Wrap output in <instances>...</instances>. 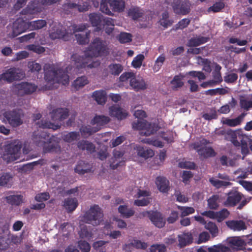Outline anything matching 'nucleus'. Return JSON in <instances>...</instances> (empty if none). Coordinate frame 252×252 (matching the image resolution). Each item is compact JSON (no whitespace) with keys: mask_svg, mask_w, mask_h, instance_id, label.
<instances>
[{"mask_svg":"<svg viewBox=\"0 0 252 252\" xmlns=\"http://www.w3.org/2000/svg\"><path fill=\"white\" fill-rule=\"evenodd\" d=\"M118 211L123 217L128 218L134 214V211L132 209L127 208L125 205H120L118 208Z\"/></svg>","mask_w":252,"mask_h":252,"instance_id":"obj_39","label":"nucleus"},{"mask_svg":"<svg viewBox=\"0 0 252 252\" xmlns=\"http://www.w3.org/2000/svg\"><path fill=\"white\" fill-rule=\"evenodd\" d=\"M240 106L242 108L248 110L252 107V100H250L249 98L243 97L240 100Z\"/></svg>","mask_w":252,"mask_h":252,"instance_id":"obj_61","label":"nucleus"},{"mask_svg":"<svg viewBox=\"0 0 252 252\" xmlns=\"http://www.w3.org/2000/svg\"><path fill=\"white\" fill-rule=\"evenodd\" d=\"M46 22L43 20H39L33 22H28L29 30H38L43 28L46 25Z\"/></svg>","mask_w":252,"mask_h":252,"instance_id":"obj_38","label":"nucleus"},{"mask_svg":"<svg viewBox=\"0 0 252 252\" xmlns=\"http://www.w3.org/2000/svg\"><path fill=\"white\" fill-rule=\"evenodd\" d=\"M102 217L103 213L101 209L95 205L91 208L88 214L84 218V220L86 223L97 225L101 224Z\"/></svg>","mask_w":252,"mask_h":252,"instance_id":"obj_6","label":"nucleus"},{"mask_svg":"<svg viewBox=\"0 0 252 252\" xmlns=\"http://www.w3.org/2000/svg\"><path fill=\"white\" fill-rule=\"evenodd\" d=\"M134 74L131 72H125L123 73L120 77L119 80L120 82V86H124L128 82H129L130 85V80L133 78Z\"/></svg>","mask_w":252,"mask_h":252,"instance_id":"obj_43","label":"nucleus"},{"mask_svg":"<svg viewBox=\"0 0 252 252\" xmlns=\"http://www.w3.org/2000/svg\"><path fill=\"white\" fill-rule=\"evenodd\" d=\"M142 216L148 217L152 223L158 228L162 227L165 225V220L159 212L146 211L142 213Z\"/></svg>","mask_w":252,"mask_h":252,"instance_id":"obj_15","label":"nucleus"},{"mask_svg":"<svg viewBox=\"0 0 252 252\" xmlns=\"http://www.w3.org/2000/svg\"><path fill=\"white\" fill-rule=\"evenodd\" d=\"M160 135L155 138H146L141 140L143 143L152 145L158 148H162L165 143H167L173 142L176 134L172 131H167V132H162L161 131L159 132Z\"/></svg>","mask_w":252,"mask_h":252,"instance_id":"obj_4","label":"nucleus"},{"mask_svg":"<svg viewBox=\"0 0 252 252\" xmlns=\"http://www.w3.org/2000/svg\"><path fill=\"white\" fill-rule=\"evenodd\" d=\"M45 80L47 82L46 89L57 87L56 84L61 83L65 85L69 83V77L64 72L59 69L55 65L45 64L44 67Z\"/></svg>","mask_w":252,"mask_h":252,"instance_id":"obj_2","label":"nucleus"},{"mask_svg":"<svg viewBox=\"0 0 252 252\" xmlns=\"http://www.w3.org/2000/svg\"><path fill=\"white\" fill-rule=\"evenodd\" d=\"M109 113L110 116L115 117L118 120L125 119L127 116V113L118 105H113L109 107Z\"/></svg>","mask_w":252,"mask_h":252,"instance_id":"obj_20","label":"nucleus"},{"mask_svg":"<svg viewBox=\"0 0 252 252\" xmlns=\"http://www.w3.org/2000/svg\"><path fill=\"white\" fill-rule=\"evenodd\" d=\"M208 41V38L201 36L192 38L188 43L189 46H197L201 44L206 43Z\"/></svg>","mask_w":252,"mask_h":252,"instance_id":"obj_41","label":"nucleus"},{"mask_svg":"<svg viewBox=\"0 0 252 252\" xmlns=\"http://www.w3.org/2000/svg\"><path fill=\"white\" fill-rule=\"evenodd\" d=\"M40 11V10L37 7H29L27 9L25 10L23 12L28 17H33L34 16L37 14Z\"/></svg>","mask_w":252,"mask_h":252,"instance_id":"obj_58","label":"nucleus"},{"mask_svg":"<svg viewBox=\"0 0 252 252\" xmlns=\"http://www.w3.org/2000/svg\"><path fill=\"white\" fill-rule=\"evenodd\" d=\"M197 77L199 81L205 79L206 76L203 73L200 71H190L186 74V78L189 86V90L191 92H196L198 89V86L193 80L194 78Z\"/></svg>","mask_w":252,"mask_h":252,"instance_id":"obj_14","label":"nucleus"},{"mask_svg":"<svg viewBox=\"0 0 252 252\" xmlns=\"http://www.w3.org/2000/svg\"><path fill=\"white\" fill-rule=\"evenodd\" d=\"M220 66L216 65V71L213 73L214 79L211 80L214 85L219 84L222 80L220 72Z\"/></svg>","mask_w":252,"mask_h":252,"instance_id":"obj_55","label":"nucleus"},{"mask_svg":"<svg viewBox=\"0 0 252 252\" xmlns=\"http://www.w3.org/2000/svg\"><path fill=\"white\" fill-rule=\"evenodd\" d=\"M109 71L113 75L119 74L123 70V67L120 64H111L108 66Z\"/></svg>","mask_w":252,"mask_h":252,"instance_id":"obj_56","label":"nucleus"},{"mask_svg":"<svg viewBox=\"0 0 252 252\" xmlns=\"http://www.w3.org/2000/svg\"><path fill=\"white\" fill-rule=\"evenodd\" d=\"M145 59V57L142 54H139L136 56L133 60L131 64L135 68H140L142 64V62Z\"/></svg>","mask_w":252,"mask_h":252,"instance_id":"obj_51","label":"nucleus"},{"mask_svg":"<svg viewBox=\"0 0 252 252\" xmlns=\"http://www.w3.org/2000/svg\"><path fill=\"white\" fill-rule=\"evenodd\" d=\"M133 149L136 151L138 156L145 159L152 157L155 155V152L153 150L151 149L145 150L143 147L139 145L134 146Z\"/></svg>","mask_w":252,"mask_h":252,"instance_id":"obj_28","label":"nucleus"},{"mask_svg":"<svg viewBox=\"0 0 252 252\" xmlns=\"http://www.w3.org/2000/svg\"><path fill=\"white\" fill-rule=\"evenodd\" d=\"M12 177L9 173H3L0 176V186H6L12 181Z\"/></svg>","mask_w":252,"mask_h":252,"instance_id":"obj_57","label":"nucleus"},{"mask_svg":"<svg viewBox=\"0 0 252 252\" xmlns=\"http://www.w3.org/2000/svg\"><path fill=\"white\" fill-rule=\"evenodd\" d=\"M49 140V135L47 134L46 133L43 132L39 136L36 135L33 137L34 142L38 146L42 147L45 151L50 152L54 151L52 148L49 147L52 146L53 144Z\"/></svg>","mask_w":252,"mask_h":252,"instance_id":"obj_16","label":"nucleus"},{"mask_svg":"<svg viewBox=\"0 0 252 252\" xmlns=\"http://www.w3.org/2000/svg\"><path fill=\"white\" fill-rule=\"evenodd\" d=\"M110 121L109 117L105 116H96L91 121V124L93 126V128L90 129V128H84L81 129V132L82 134H85V133H89L90 134L92 132H94L98 130L101 126L107 123Z\"/></svg>","mask_w":252,"mask_h":252,"instance_id":"obj_10","label":"nucleus"},{"mask_svg":"<svg viewBox=\"0 0 252 252\" xmlns=\"http://www.w3.org/2000/svg\"><path fill=\"white\" fill-rule=\"evenodd\" d=\"M78 147L82 150H86L89 152L92 153L94 150V147L93 144L86 141H82L78 143Z\"/></svg>","mask_w":252,"mask_h":252,"instance_id":"obj_49","label":"nucleus"},{"mask_svg":"<svg viewBox=\"0 0 252 252\" xmlns=\"http://www.w3.org/2000/svg\"><path fill=\"white\" fill-rule=\"evenodd\" d=\"M173 9L175 13L181 14H186L190 10V4L189 2L182 3L179 5H174Z\"/></svg>","mask_w":252,"mask_h":252,"instance_id":"obj_36","label":"nucleus"},{"mask_svg":"<svg viewBox=\"0 0 252 252\" xmlns=\"http://www.w3.org/2000/svg\"><path fill=\"white\" fill-rule=\"evenodd\" d=\"M21 148L22 142L19 140L7 142L0 148V157L7 162L16 161L21 156Z\"/></svg>","mask_w":252,"mask_h":252,"instance_id":"obj_3","label":"nucleus"},{"mask_svg":"<svg viewBox=\"0 0 252 252\" xmlns=\"http://www.w3.org/2000/svg\"><path fill=\"white\" fill-rule=\"evenodd\" d=\"M246 114L242 113L238 117L235 119H229L222 118L221 120V123L223 125H226L228 126L234 127L240 125L243 121Z\"/></svg>","mask_w":252,"mask_h":252,"instance_id":"obj_25","label":"nucleus"},{"mask_svg":"<svg viewBox=\"0 0 252 252\" xmlns=\"http://www.w3.org/2000/svg\"><path fill=\"white\" fill-rule=\"evenodd\" d=\"M29 30L28 21L18 19L13 24L12 36H16Z\"/></svg>","mask_w":252,"mask_h":252,"instance_id":"obj_18","label":"nucleus"},{"mask_svg":"<svg viewBox=\"0 0 252 252\" xmlns=\"http://www.w3.org/2000/svg\"><path fill=\"white\" fill-rule=\"evenodd\" d=\"M108 222L114 226V222H115L117 226L120 228H124L126 227V223L123 220H120L118 218L114 216L110 218Z\"/></svg>","mask_w":252,"mask_h":252,"instance_id":"obj_53","label":"nucleus"},{"mask_svg":"<svg viewBox=\"0 0 252 252\" xmlns=\"http://www.w3.org/2000/svg\"><path fill=\"white\" fill-rule=\"evenodd\" d=\"M93 96L98 104H103L106 101V94L104 91L100 90L94 92Z\"/></svg>","mask_w":252,"mask_h":252,"instance_id":"obj_37","label":"nucleus"},{"mask_svg":"<svg viewBox=\"0 0 252 252\" xmlns=\"http://www.w3.org/2000/svg\"><path fill=\"white\" fill-rule=\"evenodd\" d=\"M131 244L133 247L137 249H145L148 246L147 244L145 242L136 239H134L131 241Z\"/></svg>","mask_w":252,"mask_h":252,"instance_id":"obj_63","label":"nucleus"},{"mask_svg":"<svg viewBox=\"0 0 252 252\" xmlns=\"http://www.w3.org/2000/svg\"><path fill=\"white\" fill-rule=\"evenodd\" d=\"M64 208L68 212L74 211L78 206V202L75 198H67L63 202Z\"/></svg>","mask_w":252,"mask_h":252,"instance_id":"obj_35","label":"nucleus"},{"mask_svg":"<svg viewBox=\"0 0 252 252\" xmlns=\"http://www.w3.org/2000/svg\"><path fill=\"white\" fill-rule=\"evenodd\" d=\"M193 237L190 232L184 233L178 235V246L180 248L185 247L191 243Z\"/></svg>","mask_w":252,"mask_h":252,"instance_id":"obj_30","label":"nucleus"},{"mask_svg":"<svg viewBox=\"0 0 252 252\" xmlns=\"http://www.w3.org/2000/svg\"><path fill=\"white\" fill-rule=\"evenodd\" d=\"M205 228L208 230L213 237H216L218 234V228L213 222H209L205 225Z\"/></svg>","mask_w":252,"mask_h":252,"instance_id":"obj_52","label":"nucleus"},{"mask_svg":"<svg viewBox=\"0 0 252 252\" xmlns=\"http://www.w3.org/2000/svg\"><path fill=\"white\" fill-rule=\"evenodd\" d=\"M135 191L136 192L134 196L138 198H143L136 200L134 201V204L138 206H144L148 205L150 202V198L148 197L150 195V192L146 190H141L139 189H135Z\"/></svg>","mask_w":252,"mask_h":252,"instance_id":"obj_19","label":"nucleus"},{"mask_svg":"<svg viewBox=\"0 0 252 252\" xmlns=\"http://www.w3.org/2000/svg\"><path fill=\"white\" fill-rule=\"evenodd\" d=\"M165 57L163 55H160L157 59L153 67V69L154 72H157L160 70L165 61Z\"/></svg>","mask_w":252,"mask_h":252,"instance_id":"obj_48","label":"nucleus"},{"mask_svg":"<svg viewBox=\"0 0 252 252\" xmlns=\"http://www.w3.org/2000/svg\"><path fill=\"white\" fill-rule=\"evenodd\" d=\"M209 181L213 186L217 188H220L222 187H227L231 185V183L229 181H220L214 178H210Z\"/></svg>","mask_w":252,"mask_h":252,"instance_id":"obj_47","label":"nucleus"},{"mask_svg":"<svg viewBox=\"0 0 252 252\" xmlns=\"http://www.w3.org/2000/svg\"><path fill=\"white\" fill-rule=\"evenodd\" d=\"M86 29V27L84 25L76 26L72 25L70 27V30H72L73 31V33H76L77 32H81V33H76L75 37L77 42L79 44H85L89 42V37L88 34L89 32H84Z\"/></svg>","mask_w":252,"mask_h":252,"instance_id":"obj_13","label":"nucleus"},{"mask_svg":"<svg viewBox=\"0 0 252 252\" xmlns=\"http://www.w3.org/2000/svg\"><path fill=\"white\" fill-rule=\"evenodd\" d=\"M207 144V141L205 139H202L199 142H195L191 146V147L196 150L198 154L204 158L215 156V152Z\"/></svg>","mask_w":252,"mask_h":252,"instance_id":"obj_9","label":"nucleus"},{"mask_svg":"<svg viewBox=\"0 0 252 252\" xmlns=\"http://www.w3.org/2000/svg\"><path fill=\"white\" fill-rule=\"evenodd\" d=\"M67 113L66 109H58L52 113L51 117L53 121H61L66 117Z\"/></svg>","mask_w":252,"mask_h":252,"instance_id":"obj_33","label":"nucleus"},{"mask_svg":"<svg viewBox=\"0 0 252 252\" xmlns=\"http://www.w3.org/2000/svg\"><path fill=\"white\" fill-rule=\"evenodd\" d=\"M22 115L16 111L5 112L0 115V120L4 123L7 122L13 127L18 126L23 123Z\"/></svg>","mask_w":252,"mask_h":252,"instance_id":"obj_7","label":"nucleus"},{"mask_svg":"<svg viewBox=\"0 0 252 252\" xmlns=\"http://www.w3.org/2000/svg\"><path fill=\"white\" fill-rule=\"evenodd\" d=\"M130 86L135 91L143 90L147 88V85L144 79L140 76L133 75L130 80Z\"/></svg>","mask_w":252,"mask_h":252,"instance_id":"obj_22","label":"nucleus"},{"mask_svg":"<svg viewBox=\"0 0 252 252\" xmlns=\"http://www.w3.org/2000/svg\"><path fill=\"white\" fill-rule=\"evenodd\" d=\"M150 252H165L166 248L163 244L152 245L150 248Z\"/></svg>","mask_w":252,"mask_h":252,"instance_id":"obj_64","label":"nucleus"},{"mask_svg":"<svg viewBox=\"0 0 252 252\" xmlns=\"http://www.w3.org/2000/svg\"><path fill=\"white\" fill-rule=\"evenodd\" d=\"M102 224L104 225V234L108 235L113 239H117L121 236V232L118 230H115L109 232V230L113 228L114 226L111 224L108 220H106Z\"/></svg>","mask_w":252,"mask_h":252,"instance_id":"obj_27","label":"nucleus"},{"mask_svg":"<svg viewBox=\"0 0 252 252\" xmlns=\"http://www.w3.org/2000/svg\"><path fill=\"white\" fill-rule=\"evenodd\" d=\"M156 185L158 189L162 192H166L169 189V181L164 177L158 176L155 181Z\"/></svg>","mask_w":252,"mask_h":252,"instance_id":"obj_26","label":"nucleus"},{"mask_svg":"<svg viewBox=\"0 0 252 252\" xmlns=\"http://www.w3.org/2000/svg\"><path fill=\"white\" fill-rule=\"evenodd\" d=\"M132 126L134 128L139 129L141 134L146 136L156 132L160 128L155 124H149L145 121H138L137 123H134Z\"/></svg>","mask_w":252,"mask_h":252,"instance_id":"obj_8","label":"nucleus"},{"mask_svg":"<svg viewBox=\"0 0 252 252\" xmlns=\"http://www.w3.org/2000/svg\"><path fill=\"white\" fill-rule=\"evenodd\" d=\"M16 238L17 236H11L10 234L8 227H5L3 235L0 236V248L3 249L6 248L11 241H13L14 238Z\"/></svg>","mask_w":252,"mask_h":252,"instance_id":"obj_24","label":"nucleus"},{"mask_svg":"<svg viewBox=\"0 0 252 252\" xmlns=\"http://www.w3.org/2000/svg\"><path fill=\"white\" fill-rule=\"evenodd\" d=\"M7 203L13 205H19L23 202V196L19 194L9 195L5 197Z\"/></svg>","mask_w":252,"mask_h":252,"instance_id":"obj_31","label":"nucleus"},{"mask_svg":"<svg viewBox=\"0 0 252 252\" xmlns=\"http://www.w3.org/2000/svg\"><path fill=\"white\" fill-rule=\"evenodd\" d=\"M118 39L121 43L129 42L132 40V36L130 33L122 32L119 36Z\"/></svg>","mask_w":252,"mask_h":252,"instance_id":"obj_59","label":"nucleus"},{"mask_svg":"<svg viewBox=\"0 0 252 252\" xmlns=\"http://www.w3.org/2000/svg\"><path fill=\"white\" fill-rule=\"evenodd\" d=\"M242 198V194L236 190H232L228 194L224 205L226 206H233L235 205Z\"/></svg>","mask_w":252,"mask_h":252,"instance_id":"obj_21","label":"nucleus"},{"mask_svg":"<svg viewBox=\"0 0 252 252\" xmlns=\"http://www.w3.org/2000/svg\"><path fill=\"white\" fill-rule=\"evenodd\" d=\"M25 76L23 71L18 68H10L0 75V80L11 82L22 79Z\"/></svg>","mask_w":252,"mask_h":252,"instance_id":"obj_11","label":"nucleus"},{"mask_svg":"<svg viewBox=\"0 0 252 252\" xmlns=\"http://www.w3.org/2000/svg\"><path fill=\"white\" fill-rule=\"evenodd\" d=\"M245 237H231L226 239L227 244L230 248L236 250H242L245 248L246 242Z\"/></svg>","mask_w":252,"mask_h":252,"instance_id":"obj_17","label":"nucleus"},{"mask_svg":"<svg viewBox=\"0 0 252 252\" xmlns=\"http://www.w3.org/2000/svg\"><path fill=\"white\" fill-rule=\"evenodd\" d=\"M110 0H102L100 4V10L102 12L108 15H111L112 14L110 9L109 8Z\"/></svg>","mask_w":252,"mask_h":252,"instance_id":"obj_54","label":"nucleus"},{"mask_svg":"<svg viewBox=\"0 0 252 252\" xmlns=\"http://www.w3.org/2000/svg\"><path fill=\"white\" fill-rule=\"evenodd\" d=\"M72 229L71 225L68 223H64L61 225L60 233H62L63 236H67L69 232Z\"/></svg>","mask_w":252,"mask_h":252,"instance_id":"obj_62","label":"nucleus"},{"mask_svg":"<svg viewBox=\"0 0 252 252\" xmlns=\"http://www.w3.org/2000/svg\"><path fill=\"white\" fill-rule=\"evenodd\" d=\"M104 28L105 29L106 32L110 34L113 30V27L114 26V21L112 19L110 18H105L103 20Z\"/></svg>","mask_w":252,"mask_h":252,"instance_id":"obj_45","label":"nucleus"},{"mask_svg":"<svg viewBox=\"0 0 252 252\" xmlns=\"http://www.w3.org/2000/svg\"><path fill=\"white\" fill-rule=\"evenodd\" d=\"M66 33L63 31V27L61 26L58 25L57 27H54L53 29L50 30V36L52 39L63 38L64 40H68Z\"/></svg>","mask_w":252,"mask_h":252,"instance_id":"obj_29","label":"nucleus"},{"mask_svg":"<svg viewBox=\"0 0 252 252\" xmlns=\"http://www.w3.org/2000/svg\"><path fill=\"white\" fill-rule=\"evenodd\" d=\"M227 227L234 231L246 230L247 226L245 222L241 220H231L226 222Z\"/></svg>","mask_w":252,"mask_h":252,"instance_id":"obj_23","label":"nucleus"},{"mask_svg":"<svg viewBox=\"0 0 252 252\" xmlns=\"http://www.w3.org/2000/svg\"><path fill=\"white\" fill-rule=\"evenodd\" d=\"M229 212L226 209H222L220 212H216V220L219 222H221L229 216Z\"/></svg>","mask_w":252,"mask_h":252,"instance_id":"obj_60","label":"nucleus"},{"mask_svg":"<svg viewBox=\"0 0 252 252\" xmlns=\"http://www.w3.org/2000/svg\"><path fill=\"white\" fill-rule=\"evenodd\" d=\"M209 252H231L230 248L222 244L214 245L208 249Z\"/></svg>","mask_w":252,"mask_h":252,"instance_id":"obj_40","label":"nucleus"},{"mask_svg":"<svg viewBox=\"0 0 252 252\" xmlns=\"http://www.w3.org/2000/svg\"><path fill=\"white\" fill-rule=\"evenodd\" d=\"M245 135L243 134L242 131L237 130L235 131L229 130L227 132L226 139L230 140L236 146L240 145L241 143L243 144L242 147V153L243 154H247L249 150L247 146L243 144V140Z\"/></svg>","mask_w":252,"mask_h":252,"instance_id":"obj_5","label":"nucleus"},{"mask_svg":"<svg viewBox=\"0 0 252 252\" xmlns=\"http://www.w3.org/2000/svg\"><path fill=\"white\" fill-rule=\"evenodd\" d=\"M186 78V75L180 74L176 76L171 82L172 87L174 88H177L182 87L184 84V78Z\"/></svg>","mask_w":252,"mask_h":252,"instance_id":"obj_46","label":"nucleus"},{"mask_svg":"<svg viewBox=\"0 0 252 252\" xmlns=\"http://www.w3.org/2000/svg\"><path fill=\"white\" fill-rule=\"evenodd\" d=\"M92 231H89L86 225H80V230L79 231L80 237L82 238H87L88 240H91L94 238V232Z\"/></svg>","mask_w":252,"mask_h":252,"instance_id":"obj_34","label":"nucleus"},{"mask_svg":"<svg viewBox=\"0 0 252 252\" xmlns=\"http://www.w3.org/2000/svg\"><path fill=\"white\" fill-rule=\"evenodd\" d=\"M208 206L211 209H216L219 207L220 198L218 195H214L210 197L208 200Z\"/></svg>","mask_w":252,"mask_h":252,"instance_id":"obj_42","label":"nucleus"},{"mask_svg":"<svg viewBox=\"0 0 252 252\" xmlns=\"http://www.w3.org/2000/svg\"><path fill=\"white\" fill-rule=\"evenodd\" d=\"M88 82L87 78L85 76H82L77 78L74 81L73 86L75 89L78 90L87 85Z\"/></svg>","mask_w":252,"mask_h":252,"instance_id":"obj_44","label":"nucleus"},{"mask_svg":"<svg viewBox=\"0 0 252 252\" xmlns=\"http://www.w3.org/2000/svg\"><path fill=\"white\" fill-rule=\"evenodd\" d=\"M178 209L180 210L181 217H185L194 213L195 210L191 207H183L178 206Z\"/></svg>","mask_w":252,"mask_h":252,"instance_id":"obj_50","label":"nucleus"},{"mask_svg":"<svg viewBox=\"0 0 252 252\" xmlns=\"http://www.w3.org/2000/svg\"><path fill=\"white\" fill-rule=\"evenodd\" d=\"M37 87L32 83L28 82H22L21 83L14 85L12 86V92L18 95L29 94L34 92Z\"/></svg>","mask_w":252,"mask_h":252,"instance_id":"obj_12","label":"nucleus"},{"mask_svg":"<svg viewBox=\"0 0 252 252\" xmlns=\"http://www.w3.org/2000/svg\"><path fill=\"white\" fill-rule=\"evenodd\" d=\"M107 43L98 38L94 40L88 49L84 51L85 57L73 55L71 58L72 63L74 65V70L79 68H92L99 65L100 62L93 59L94 57L101 56L107 52Z\"/></svg>","mask_w":252,"mask_h":252,"instance_id":"obj_1","label":"nucleus"},{"mask_svg":"<svg viewBox=\"0 0 252 252\" xmlns=\"http://www.w3.org/2000/svg\"><path fill=\"white\" fill-rule=\"evenodd\" d=\"M110 6L114 11L122 12L125 8V1L123 0H111Z\"/></svg>","mask_w":252,"mask_h":252,"instance_id":"obj_32","label":"nucleus"}]
</instances>
